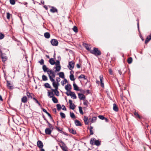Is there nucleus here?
Masks as SVG:
<instances>
[{
  "label": "nucleus",
  "instance_id": "nucleus-55",
  "mask_svg": "<svg viewBox=\"0 0 151 151\" xmlns=\"http://www.w3.org/2000/svg\"><path fill=\"white\" fill-rule=\"evenodd\" d=\"M69 92H67L66 93H65L66 94V95L68 96H70V95H69L71 93V92H71L70 90V91H68Z\"/></svg>",
  "mask_w": 151,
  "mask_h": 151
},
{
  "label": "nucleus",
  "instance_id": "nucleus-13",
  "mask_svg": "<svg viewBox=\"0 0 151 151\" xmlns=\"http://www.w3.org/2000/svg\"><path fill=\"white\" fill-rule=\"evenodd\" d=\"M71 88V86L70 84H68L65 86V89L68 91L70 90Z\"/></svg>",
  "mask_w": 151,
  "mask_h": 151
},
{
  "label": "nucleus",
  "instance_id": "nucleus-5",
  "mask_svg": "<svg viewBox=\"0 0 151 151\" xmlns=\"http://www.w3.org/2000/svg\"><path fill=\"white\" fill-rule=\"evenodd\" d=\"M49 78L50 81L52 82V85L53 87L55 89H58V85L59 84L57 85L55 83V79L53 78L52 76H50Z\"/></svg>",
  "mask_w": 151,
  "mask_h": 151
},
{
  "label": "nucleus",
  "instance_id": "nucleus-38",
  "mask_svg": "<svg viewBox=\"0 0 151 151\" xmlns=\"http://www.w3.org/2000/svg\"><path fill=\"white\" fill-rule=\"evenodd\" d=\"M79 110L80 112V113L81 114H83V112L82 111V108L81 107L79 106Z\"/></svg>",
  "mask_w": 151,
  "mask_h": 151
},
{
  "label": "nucleus",
  "instance_id": "nucleus-34",
  "mask_svg": "<svg viewBox=\"0 0 151 151\" xmlns=\"http://www.w3.org/2000/svg\"><path fill=\"white\" fill-rule=\"evenodd\" d=\"M42 79L43 80L46 81L47 80V78L46 76L43 75L42 76Z\"/></svg>",
  "mask_w": 151,
  "mask_h": 151
},
{
  "label": "nucleus",
  "instance_id": "nucleus-1",
  "mask_svg": "<svg viewBox=\"0 0 151 151\" xmlns=\"http://www.w3.org/2000/svg\"><path fill=\"white\" fill-rule=\"evenodd\" d=\"M42 69L44 72H47L49 76V77L50 76H52L53 78L55 76V73L51 69L48 68L46 66L43 65L42 66Z\"/></svg>",
  "mask_w": 151,
  "mask_h": 151
},
{
  "label": "nucleus",
  "instance_id": "nucleus-23",
  "mask_svg": "<svg viewBox=\"0 0 151 151\" xmlns=\"http://www.w3.org/2000/svg\"><path fill=\"white\" fill-rule=\"evenodd\" d=\"M75 123L77 126H81V125L80 122L78 120L75 121Z\"/></svg>",
  "mask_w": 151,
  "mask_h": 151
},
{
  "label": "nucleus",
  "instance_id": "nucleus-56",
  "mask_svg": "<svg viewBox=\"0 0 151 151\" xmlns=\"http://www.w3.org/2000/svg\"><path fill=\"white\" fill-rule=\"evenodd\" d=\"M57 130L59 131V132L60 133H62V132H63V131H62V130H60L59 129V128H58V127H57Z\"/></svg>",
  "mask_w": 151,
  "mask_h": 151
},
{
  "label": "nucleus",
  "instance_id": "nucleus-11",
  "mask_svg": "<svg viewBox=\"0 0 151 151\" xmlns=\"http://www.w3.org/2000/svg\"><path fill=\"white\" fill-rule=\"evenodd\" d=\"M52 130L50 128H46L45 129V133L47 134H50Z\"/></svg>",
  "mask_w": 151,
  "mask_h": 151
},
{
  "label": "nucleus",
  "instance_id": "nucleus-33",
  "mask_svg": "<svg viewBox=\"0 0 151 151\" xmlns=\"http://www.w3.org/2000/svg\"><path fill=\"white\" fill-rule=\"evenodd\" d=\"M56 106L57 108V109L58 110H60L61 109V105L60 104H58L56 105Z\"/></svg>",
  "mask_w": 151,
  "mask_h": 151
},
{
  "label": "nucleus",
  "instance_id": "nucleus-24",
  "mask_svg": "<svg viewBox=\"0 0 151 151\" xmlns=\"http://www.w3.org/2000/svg\"><path fill=\"white\" fill-rule=\"evenodd\" d=\"M59 77L61 78H64V73L63 72H60L58 74Z\"/></svg>",
  "mask_w": 151,
  "mask_h": 151
},
{
  "label": "nucleus",
  "instance_id": "nucleus-30",
  "mask_svg": "<svg viewBox=\"0 0 151 151\" xmlns=\"http://www.w3.org/2000/svg\"><path fill=\"white\" fill-rule=\"evenodd\" d=\"M132 59L131 57L129 58L127 60V62L129 64L132 63Z\"/></svg>",
  "mask_w": 151,
  "mask_h": 151
},
{
  "label": "nucleus",
  "instance_id": "nucleus-4",
  "mask_svg": "<svg viewBox=\"0 0 151 151\" xmlns=\"http://www.w3.org/2000/svg\"><path fill=\"white\" fill-rule=\"evenodd\" d=\"M90 143L92 145H96L97 146H99L100 145V142L98 140H96L94 138H92L90 140Z\"/></svg>",
  "mask_w": 151,
  "mask_h": 151
},
{
  "label": "nucleus",
  "instance_id": "nucleus-18",
  "mask_svg": "<svg viewBox=\"0 0 151 151\" xmlns=\"http://www.w3.org/2000/svg\"><path fill=\"white\" fill-rule=\"evenodd\" d=\"M113 106V109L114 110L116 111H118V108L116 104H114Z\"/></svg>",
  "mask_w": 151,
  "mask_h": 151
},
{
  "label": "nucleus",
  "instance_id": "nucleus-64",
  "mask_svg": "<svg viewBox=\"0 0 151 151\" xmlns=\"http://www.w3.org/2000/svg\"><path fill=\"white\" fill-rule=\"evenodd\" d=\"M77 67L78 68H80V67H81V66H80V65L78 64H77Z\"/></svg>",
  "mask_w": 151,
  "mask_h": 151
},
{
  "label": "nucleus",
  "instance_id": "nucleus-6",
  "mask_svg": "<svg viewBox=\"0 0 151 151\" xmlns=\"http://www.w3.org/2000/svg\"><path fill=\"white\" fill-rule=\"evenodd\" d=\"M50 42L52 45L53 46H57L58 44V40L55 39H52L51 40Z\"/></svg>",
  "mask_w": 151,
  "mask_h": 151
},
{
  "label": "nucleus",
  "instance_id": "nucleus-62",
  "mask_svg": "<svg viewBox=\"0 0 151 151\" xmlns=\"http://www.w3.org/2000/svg\"><path fill=\"white\" fill-rule=\"evenodd\" d=\"M2 58L3 60V61H5L6 60V58H4V57H2Z\"/></svg>",
  "mask_w": 151,
  "mask_h": 151
},
{
  "label": "nucleus",
  "instance_id": "nucleus-39",
  "mask_svg": "<svg viewBox=\"0 0 151 151\" xmlns=\"http://www.w3.org/2000/svg\"><path fill=\"white\" fill-rule=\"evenodd\" d=\"M58 89H55V91H54V93L57 96H59V91H58Z\"/></svg>",
  "mask_w": 151,
  "mask_h": 151
},
{
  "label": "nucleus",
  "instance_id": "nucleus-29",
  "mask_svg": "<svg viewBox=\"0 0 151 151\" xmlns=\"http://www.w3.org/2000/svg\"><path fill=\"white\" fill-rule=\"evenodd\" d=\"M45 86L48 88H51V86L48 83H46L45 84Z\"/></svg>",
  "mask_w": 151,
  "mask_h": 151
},
{
  "label": "nucleus",
  "instance_id": "nucleus-42",
  "mask_svg": "<svg viewBox=\"0 0 151 151\" xmlns=\"http://www.w3.org/2000/svg\"><path fill=\"white\" fill-rule=\"evenodd\" d=\"M48 125L49 127V128H50L52 130L53 129V127L52 125L51 124H50V123H48Z\"/></svg>",
  "mask_w": 151,
  "mask_h": 151
},
{
  "label": "nucleus",
  "instance_id": "nucleus-61",
  "mask_svg": "<svg viewBox=\"0 0 151 151\" xmlns=\"http://www.w3.org/2000/svg\"><path fill=\"white\" fill-rule=\"evenodd\" d=\"M109 72L110 74H112V71L111 69H109Z\"/></svg>",
  "mask_w": 151,
  "mask_h": 151
},
{
  "label": "nucleus",
  "instance_id": "nucleus-63",
  "mask_svg": "<svg viewBox=\"0 0 151 151\" xmlns=\"http://www.w3.org/2000/svg\"><path fill=\"white\" fill-rule=\"evenodd\" d=\"M53 111L55 112V113H56V109L54 108L53 110Z\"/></svg>",
  "mask_w": 151,
  "mask_h": 151
},
{
  "label": "nucleus",
  "instance_id": "nucleus-9",
  "mask_svg": "<svg viewBox=\"0 0 151 151\" xmlns=\"http://www.w3.org/2000/svg\"><path fill=\"white\" fill-rule=\"evenodd\" d=\"M60 142L62 144V145H61L60 144H59V145L62 150L63 151H66L67 150H66V146H65V144L61 141H60Z\"/></svg>",
  "mask_w": 151,
  "mask_h": 151
},
{
  "label": "nucleus",
  "instance_id": "nucleus-12",
  "mask_svg": "<svg viewBox=\"0 0 151 151\" xmlns=\"http://www.w3.org/2000/svg\"><path fill=\"white\" fill-rule=\"evenodd\" d=\"M79 98L81 100H84L85 98V96L83 94L81 93H78Z\"/></svg>",
  "mask_w": 151,
  "mask_h": 151
},
{
  "label": "nucleus",
  "instance_id": "nucleus-50",
  "mask_svg": "<svg viewBox=\"0 0 151 151\" xmlns=\"http://www.w3.org/2000/svg\"><path fill=\"white\" fill-rule=\"evenodd\" d=\"M10 2L12 4L14 5L15 4V1L14 0H10Z\"/></svg>",
  "mask_w": 151,
  "mask_h": 151
},
{
  "label": "nucleus",
  "instance_id": "nucleus-22",
  "mask_svg": "<svg viewBox=\"0 0 151 151\" xmlns=\"http://www.w3.org/2000/svg\"><path fill=\"white\" fill-rule=\"evenodd\" d=\"M73 86L74 89V90L76 91H79L78 87V86L75 83H73Z\"/></svg>",
  "mask_w": 151,
  "mask_h": 151
},
{
  "label": "nucleus",
  "instance_id": "nucleus-46",
  "mask_svg": "<svg viewBox=\"0 0 151 151\" xmlns=\"http://www.w3.org/2000/svg\"><path fill=\"white\" fill-rule=\"evenodd\" d=\"M10 15L11 14L9 13L8 12L6 13V18L8 19H9Z\"/></svg>",
  "mask_w": 151,
  "mask_h": 151
},
{
  "label": "nucleus",
  "instance_id": "nucleus-27",
  "mask_svg": "<svg viewBox=\"0 0 151 151\" xmlns=\"http://www.w3.org/2000/svg\"><path fill=\"white\" fill-rule=\"evenodd\" d=\"M83 120L86 124H88V118L87 117L84 116V117Z\"/></svg>",
  "mask_w": 151,
  "mask_h": 151
},
{
  "label": "nucleus",
  "instance_id": "nucleus-58",
  "mask_svg": "<svg viewBox=\"0 0 151 151\" xmlns=\"http://www.w3.org/2000/svg\"><path fill=\"white\" fill-rule=\"evenodd\" d=\"M33 99L36 102V103H38V101H37V100L35 99V98H33Z\"/></svg>",
  "mask_w": 151,
  "mask_h": 151
},
{
  "label": "nucleus",
  "instance_id": "nucleus-2",
  "mask_svg": "<svg viewBox=\"0 0 151 151\" xmlns=\"http://www.w3.org/2000/svg\"><path fill=\"white\" fill-rule=\"evenodd\" d=\"M55 64L56 65V67L53 68V70L55 69V70L54 71L55 73L57 72H59L60 70L61 69V66L60 65V62L58 60H57L56 62H55Z\"/></svg>",
  "mask_w": 151,
  "mask_h": 151
},
{
  "label": "nucleus",
  "instance_id": "nucleus-41",
  "mask_svg": "<svg viewBox=\"0 0 151 151\" xmlns=\"http://www.w3.org/2000/svg\"><path fill=\"white\" fill-rule=\"evenodd\" d=\"M79 78H84V79H86V77L84 75H81L79 76Z\"/></svg>",
  "mask_w": 151,
  "mask_h": 151
},
{
  "label": "nucleus",
  "instance_id": "nucleus-7",
  "mask_svg": "<svg viewBox=\"0 0 151 151\" xmlns=\"http://www.w3.org/2000/svg\"><path fill=\"white\" fill-rule=\"evenodd\" d=\"M74 66V64L73 62L71 61L69 62L68 67L70 70H72Z\"/></svg>",
  "mask_w": 151,
  "mask_h": 151
},
{
  "label": "nucleus",
  "instance_id": "nucleus-16",
  "mask_svg": "<svg viewBox=\"0 0 151 151\" xmlns=\"http://www.w3.org/2000/svg\"><path fill=\"white\" fill-rule=\"evenodd\" d=\"M151 39V34L150 35L147 37L145 41V44H146Z\"/></svg>",
  "mask_w": 151,
  "mask_h": 151
},
{
  "label": "nucleus",
  "instance_id": "nucleus-10",
  "mask_svg": "<svg viewBox=\"0 0 151 151\" xmlns=\"http://www.w3.org/2000/svg\"><path fill=\"white\" fill-rule=\"evenodd\" d=\"M37 146L40 149L42 148L43 146V145L42 142L40 140H38L37 143Z\"/></svg>",
  "mask_w": 151,
  "mask_h": 151
},
{
  "label": "nucleus",
  "instance_id": "nucleus-44",
  "mask_svg": "<svg viewBox=\"0 0 151 151\" xmlns=\"http://www.w3.org/2000/svg\"><path fill=\"white\" fill-rule=\"evenodd\" d=\"M4 37V35L2 33H0V40L3 39Z\"/></svg>",
  "mask_w": 151,
  "mask_h": 151
},
{
  "label": "nucleus",
  "instance_id": "nucleus-31",
  "mask_svg": "<svg viewBox=\"0 0 151 151\" xmlns=\"http://www.w3.org/2000/svg\"><path fill=\"white\" fill-rule=\"evenodd\" d=\"M7 86L9 89H11L12 88V86L11 84L8 82H7Z\"/></svg>",
  "mask_w": 151,
  "mask_h": 151
},
{
  "label": "nucleus",
  "instance_id": "nucleus-32",
  "mask_svg": "<svg viewBox=\"0 0 151 151\" xmlns=\"http://www.w3.org/2000/svg\"><path fill=\"white\" fill-rule=\"evenodd\" d=\"M68 83V81L66 79H64V81L63 82L61 81V83L62 84V85L63 86L64 85V84H65L66 83Z\"/></svg>",
  "mask_w": 151,
  "mask_h": 151
},
{
  "label": "nucleus",
  "instance_id": "nucleus-45",
  "mask_svg": "<svg viewBox=\"0 0 151 151\" xmlns=\"http://www.w3.org/2000/svg\"><path fill=\"white\" fill-rule=\"evenodd\" d=\"M27 96L28 97L31 98V99L32 98V96L30 95V93L29 92H27Z\"/></svg>",
  "mask_w": 151,
  "mask_h": 151
},
{
  "label": "nucleus",
  "instance_id": "nucleus-20",
  "mask_svg": "<svg viewBox=\"0 0 151 151\" xmlns=\"http://www.w3.org/2000/svg\"><path fill=\"white\" fill-rule=\"evenodd\" d=\"M69 130L70 132L72 133L73 134H75L76 133V131L72 128H69Z\"/></svg>",
  "mask_w": 151,
  "mask_h": 151
},
{
  "label": "nucleus",
  "instance_id": "nucleus-51",
  "mask_svg": "<svg viewBox=\"0 0 151 151\" xmlns=\"http://www.w3.org/2000/svg\"><path fill=\"white\" fill-rule=\"evenodd\" d=\"M85 47L86 49L87 50H88L89 51H91L90 50V49L88 45L87 44H85Z\"/></svg>",
  "mask_w": 151,
  "mask_h": 151
},
{
  "label": "nucleus",
  "instance_id": "nucleus-43",
  "mask_svg": "<svg viewBox=\"0 0 151 151\" xmlns=\"http://www.w3.org/2000/svg\"><path fill=\"white\" fill-rule=\"evenodd\" d=\"M39 62L41 65H43L44 64V60L43 59H42L40 60L39 61Z\"/></svg>",
  "mask_w": 151,
  "mask_h": 151
},
{
  "label": "nucleus",
  "instance_id": "nucleus-36",
  "mask_svg": "<svg viewBox=\"0 0 151 151\" xmlns=\"http://www.w3.org/2000/svg\"><path fill=\"white\" fill-rule=\"evenodd\" d=\"M60 115L62 118H65V114L62 113V112H60Z\"/></svg>",
  "mask_w": 151,
  "mask_h": 151
},
{
  "label": "nucleus",
  "instance_id": "nucleus-57",
  "mask_svg": "<svg viewBox=\"0 0 151 151\" xmlns=\"http://www.w3.org/2000/svg\"><path fill=\"white\" fill-rule=\"evenodd\" d=\"M62 106L63 107V108H62V109L63 110L66 111V109L65 106L64 105H62Z\"/></svg>",
  "mask_w": 151,
  "mask_h": 151
},
{
  "label": "nucleus",
  "instance_id": "nucleus-49",
  "mask_svg": "<svg viewBox=\"0 0 151 151\" xmlns=\"http://www.w3.org/2000/svg\"><path fill=\"white\" fill-rule=\"evenodd\" d=\"M99 78L100 79V82H103V76L102 75H101L99 76Z\"/></svg>",
  "mask_w": 151,
  "mask_h": 151
},
{
  "label": "nucleus",
  "instance_id": "nucleus-19",
  "mask_svg": "<svg viewBox=\"0 0 151 151\" xmlns=\"http://www.w3.org/2000/svg\"><path fill=\"white\" fill-rule=\"evenodd\" d=\"M49 62L52 65H54L55 63L54 60L52 58H50L49 60Z\"/></svg>",
  "mask_w": 151,
  "mask_h": 151
},
{
  "label": "nucleus",
  "instance_id": "nucleus-37",
  "mask_svg": "<svg viewBox=\"0 0 151 151\" xmlns=\"http://www.w3.org/2000/svg\"><path fill=\"white\" fill-rule=\"evenodd\" d=\"M97 118L96 117L94 116L92 117L91 119V122L93 123L96 122Z\"/></svg>",
  "mask_w": 151,
  "mask_h": 151
},
{
  "label": "nucleus",
  "instance_id": "nucleus-8",
  "mask_svg": "<svg viewBox=\"0 0 151 151\" xmlns=\"http://www.w3.org/2000/svg\"><path fill=\"white\" fill-rule=\"evenodd\" d=\"M69 102L70 104V109H74L75 107L74 104L72 103V101L71 100H69Z\"/></svg>",
  "mask_w": 151,
  "mask_h": 151
},
{
  "label": "nucleus",
  "instance_id": "nucleus-15",
  "mask_svg": "<svg viewBox=\"0 0 151 151\" xmlns=\"http://www.w3.org/2000/svg\"><path fill=\"white\" fill-rule=\"evenodd\" d=\"M27 101V97L26 96H24L21 99L22 102L24 103H26Z\"/></svg>",
  "mask_w": 151,
  "mask_h": 151
},
{
  "label": "nucleus",
  "instance_id": "nucleus-3",
  "mask_svg": "<svg viewBox=\"0 0 151 151\" xmlns=\"http://www.w3.org/2000/svg\"><path fill=\"white\" fill-rule=\"evenodd\" d=\"M90 52L96 56L100 55L101 54V52L98 50V49L95 48H94L93 50H91Z\"/></svg>",
  "mask_w": 151,
  "mask_h": 151
},
{
  "label": "nucleus",
  "instance_id": "nucleus-40",
  "mask_svg": "<svg viewBox=\"0 0 151 151\" xmlns=\"http://www.w3.org/2000/svg\"><path fill=\"white\" fill-rule=\"evenodd\" d=\"M73 31L76 32H78V29L76 27L74 26L73 28Z\"/></svg>",
  "mask_w": 151,
  "mask_h": 151
},
{
  "label": "nucleus",
  "instance_id": "nucleus-17",
  "mask_svg": "<svg viewBox=\"0 0 151 151\" xmlns=\"http://www.w3.org/2000/svg\"><path fill=\"white\" fill-rule=\"evenodd\" d=\"M70 94H69L70 96L72 98H73V99H76L77 97L76 96L75 93L73 92H72Z\"/></svg>",
  "mask_w": 151,
  "mask_h": 151
},
{
  "label": "nucleus",
  "instance_id": "nucleus-59",
  "mask_svg": "<svg viewBox=\"0 0 151 151\" xmlns=\"http://www.w3.org/2000/svg\"><path fill=\"white\" fill-rule=\"evenodd\" d=\"M90 135H92L93 134V132L92 130H90Z\"/></svg>",
  "mask_w": 151,
  "mask_h": 151
},
{
  "label": "nucleus",
  "instance_id": "nucleus-35",
  "mask_svg": "<svg viewBox=\"0 0 151 151\" xmlns=\"http://www.w3.org/2000/svg\"><path fill=\"white\" fill-rule=\"evenodd\" d=\"M70 115L72 118L74 119L75 118V115L73 113L70 112Z\"/></svg>",
  "mask_w": 151,
  "mask_h": 151
},
{
  "label": "nucleus",
  "instance_id": "nucleus-21",
  "mask_svg": "<svg viewBox=\"0 0 151 151\" xmlns=\"http://www.w3.org/2000/svg\"><path fill=\"white\" fill-rule=\"evenodd\" d=\"M44 35L45 37L47 39L49 38L50 37V35L48 32H45L44 33Z\"/></svg>",
  "mask_w": 151,
  "mask_h": 151
},
{
  "label": "nucleus",
  "instance_id": "nucleus-53",
  "mask_svg": "<svg viewBox=\"0 0 151 151\" xmlns=\"http://www.w3.org/2000/svg\"><path fill=\"white\" fill-rule=\"evenodd\" d=\"M134 115L135 116H136L138 118H139V119L140 118V117L139 115V114L135 112L134 113Z\"/></svg>",
  "mask_w": 151,
  "mask_h": 151
},
{
  "label": "nucleus",
  "instance_id": "nucleus-25",
  "mask_svg": "<svg viewBox=\"0 0 151 151\" xmlns=\"http://www.w3.org/2000/svg\"><path fill=\"white\" fill-rule=\"evenodd\" d=\"M42 110L45 113L48 115V116L50 117V118H52V117L51 116V115L45 109H43Z\"/></svg>",
  "mask_w": 151,
  "mask_h": 151
},
{
  "label": "nucleus",
  "instance_id": "nucleus-60",
  "mask_svg": "<svg viewBox=\"0 0 151 151\" xmlns=\"http://www.w3.org/2000/svg\"><path fill=\"white\" fill-rule=\"evenodd\" d=\"M101 86L102 87H104V83L103 82H101Z\"/></svg>",
  "mask_w": 151,
  "mask_h": 151
},
{
  "label": "nucleus",
  "instance_id": "nucleus-28",
  "mask_svg": "<svg viewBox=\"0 0 151 151\" xmlns=\"http://www.w3.org/2000/svg\"><path fill=\"white\" fill-rule=\"evenodd\" d=\"M72 71L70 72L71 75H70V78L71 80L73 81L75 79L74 78L73 75V74H72Z\"/></svg>",
  "mask_w": 151,
  "mask_h": 151
},
{
  "label": "nucleus",
  "instance_id": "nucleus-48",
  "mask_svg": "<svg viewBox=\"0 0 151 151\" xmlns=\"http://www.w3.org/2000/svg\"><path fill=\"white\" fill-rule=\"evenodd\" d=\"M48 96H49V97L51 96H53L54 94L52 92H48Z\"/></svg>",
  "mask_w": 151,
  "mask_h": 151
},
{
  "label": "nucleus",
  "instance_id": "nucleus-54",
  "mask_svg": "<svg viewBox=\"0 0 151 151\" xmlns=\"http://www.w3.org/2000/svg\"><path fill=\"white\" fill-rule=\"evenodd\" d=\"M88 104V102L86 100H84V101L83 102V104L84 105H85L87 106Z\"/></svg>",
  "mask_w": 151,
  "mask_h": 151
},
{
  "label": "nucleus",
  "instance_id": "nucleus-14",
  "mask_svg": "<svg viewBox=\"0 0 151 151\" xmlns=\"http://www.w3.org/2000/svg\"><path fill=\"white\" fill-rule=\"evenodd\" d=\"M50 98H52V100L53 102L55 103H58V100L54 96H50Z\"/></svg>",
  "mask_w": 151,
  "mask_h": 151
},
{
  "label": "nucleus",
  "instance_id": "nucleus-47",
  "mask_svg": "<svg viewBox=\"0 0 151 151\" xmlns=\"http://www.w3.org/2000/svg\"><path fill=\"white\" fill-rule=\"evenodd\" d=\"M98 117L101 120H104V119H105V117H104L102 115H99L98 116Z\"/></svg>",
  "mask_w": 151,
  "mask_h": 151
},
{
  "label": "nucleus",
  "instance_id": "nucleus-52",
  "mask_svg": "<svg viewBox=\"0 0 151 151\" xmlns=\"http://www.w3.org/2000/svg\"><path fill=\"white\" fill-rule=\"evenodd\" d=\"M60 79L59 77H57L56 78V80L58 84H59V82L60 81Z\"/></svg>",
  "mask_w": 151,
  "mask_h": 151
},
{
  "label": "nucleus",
  "instance_id": "nucleus-26",
  "mask_svg": "<svg viewBox=\"0 0 151 151\" xmlns=\"http://www.w3.org/2000/svg\"><path fill=\"white\" fill-rule=\"evenodd\" d=\"M50 11L54 13L57 12V9L55 8L52 7V8L50 9Z\"/></svg>",
  "mask_w": 151,
  "mask_h": 151
}]
</instances>
